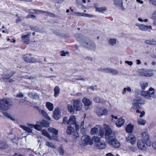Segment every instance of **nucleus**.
<instances>
[{"mask_svg":"<svg viewBox=\"0 0 156 156\" xmlns=\"http://www.w3.org/2000/svg\"><path fill=\"white\" fill-rule=\"evenodd\" d=\"M105 137L106 140L113 147L116 148L119 147L120 144L115 138L114 134L112 133V130L110 127L108 125H105Z\"/></svg>","mask_w":156,"mask_h":156,"instance_id":"1","label":"nucleus"},{"mask_svg":"<svg viewBox=\"0 0 156 156\" xmlns=\"http://www.w3.org/2000/svg\"><path fill=\"white\" fill-rule=\"evenodd\" d=\"M73 106L71 105H68V109L71 114L74 113L75 110L80 111L81 108L82 103L78 99L73 100Z\"/></svg>","mask_w":156,"mask_h":156,"instance_id":"2","label":"nucleus"},{"mask_svg":"<svg viewBox=\"0 0 156 156\" xmlns=\"http://www.w3.org/2000/svg\"><path fill=\"white\" fill-rule=\"evenodd\" d=\"M141 95L148 100H151L156 97V95L154 94V89L152 87L150 88L149 91H142Z\"/></svg>","mask_w":156,"mask_h":156,"instance_id":"3","label":"nucleus"},{"mask_svg":"<svg viewBox=\"0 0 156 156\" xmlns=\"http://www.w3.org/2000/svg\"><path fill=\"white\" fill-rule=\"evenodd\" d=\"M90 132L92 135H94L98 132V135L101 138L105 136L103 128L100 125H97L92 128Z\"/></svg>","mask_w":156,"mask_h":156,"instance_id":"4","label":"nucleus"},{"mask_svg":"<svg viewBox=\"0 0 156 156\" xmlns=\"http://www.w3.org/2000/svg\"><path fill=\"white\" fill-rule=\"evenodd\" d=\"M11 105L12 103L8 99L5 98L1 99L0 100V110H6L9 108Z\"/></svg>","mask_w":156,"mask_h":156,"instance_id":"5","label":"nucleus"},{"mask_svg":"<svg viewBox=\"0 0 156 156\" xmlns=\"http://www.w3.org/2000/svg\"><path fill=\"white\" fill-rule=\"evenodd\" d=\"M144 104V101L141 99H136L134 100L132 103V106L130 108L131 112L133 111L136 109L140 108Z\"/></svg>","mask_w":156,"mask_h":156,"instance_id":"6","label":"nucleus"},{"mask_svg":"<svg viewBox=\"0 0 156 156\" xmlns=\"http://www.w3.org/2000/svg\"><path fill=\"white\" fill-rule=\"evenodd\" d=\"M82 45L84 47L89 49L95 51L96 49L95 44L91 41H83L81 42Z\"/></svg>","mask_w":156,"mask_h":156,"instance_id":"7","label":"nucleus"},{"mask_svg":"<svg viewBox=\"0 0 156 156\" xmlns=\"http://www.w3.org/2000/svg\"><path fill=\"white\" fill-rule=\"evenodd\" d=\"M81 143L84 146L88 144L92 145L93 142L90 138L88 135L83 136L81 139Z\"/></svg>","mask_w":156,"mask_h":156,"instance_id":"8","label":"nucleus"},{"mask_svg":"<svg viewBox=\"0 0 156 156\" xmlns=\"http://www.w3.org/2000/svg\"><path fill=\"white\" fill-rule=\"evenodd\" d=\"M95 113L98 116L103 115H106L108 114V110L105 108L98 107L95 110Z\"/></svg>","mask_w":156,"mask_h":156,"instance_id":"9","label":"nucleus"},{"mask_svg":"<svg viewBox=\"0 0 156 156\" xmlns=\"http://www.w3.org/2000/svg\"><path fill=\"white\" fill-rule=\"evenodd\" d=\"M31 55V54H30L29 56H28V55H24L23 58L24 61L27 63H34L37 62L36 58L30 57Z\"/></svg>","mask_w":156,"mask_h":156,"instance_id":"10","label":"nucleus"},{"mask_svg":"<svg viewBox=\"0 0 156 156\" xmlns=\"http://www.w3.org/2000/svg\"><path fill=\"white\" fill-rule=\"evenodd\" d=\"M30 33H25L21 34V38L23 42L25 44H28L30 42Z\"/></svg>","mask_w":156,"mask_h":156,"instance_id":"11","label":"nucleus"},{"mask_svg":"<svg viewBox=\"0 0 156 156\" xmlns=\"http://www.w3.org/2000/svg\"><path fill=\"white\" fill-rule=\"evenodd\" d=\"M114 5L119 8V9L123 11L125 10V8L123 5V2L122 0H114Z\"/></svg>","mask_w":156,"mask_h":156,"instance_id":"12","label":"nucleus"},{"mask_svg":"<svg viewBox=\"0 0 156 156\" xmlns=\"http://www.w3.org/2000/svg\"><path fill=\"white\" fill-rule=\"evenodd\" d=\"M141 135L144 140L145 142L148 146H150L151 145L149 140V137L148 133L146 132H142Z\"/></svg>","mask_w":156,"mask_h":156,"instance_id":"13","label":"nucleus"},{"mask_svg":"<svg viewBox=\"0 0 156 156\" xmlns=\"http://www.w3.org/2000/svg\"><path fill=\"white\" fill-rule=\"evenodd\" d=\"M137 145L138 148L141 150H145L146 149L145 143L141 139L137 140Z\"/></svg>","mask_w":156,"mask_h":156,"instance_id":"14","label":"nucleus"},{"mask_svg":"<svg viewBox=\"0 0 156 156\" xmlns=\"http://www.w3.org/2000/svg\"><path fill=\"white\" fill-rule=\"evenodd\" d=\"M127 141L131 143L132 144H134L136 141V138L134 135L132 134H130V135L126 138Z\"/></svg>","mask_w":156,"mask_h":156,"instance_id":"15","label":"nucleus"},{"mask_svg":"<svg viewBox=\"0 0 156 156\" xmlns=\"http://www.w3.org/2000/svg\"><path fill=\"white\" fill-rule=\"evenodd\" d=\"M136 25L140 29L143 31H146L148 29H151L152 27L150 26H146L143 24L136 23Z\"/></svg>","mask_w":156,"mask_h":156,"instance_id":"16","label":"nucleus"},{"mask_svg":"<svg viewBox=\"0 0 156 156\" xmlns=\"http://www.w3.org/2000/svg\"><path fill=\"white\" fill-rule=\"evenodd\" d=\"M139 72L141 76L148 77L152 76L153 74L152 73L150 72L146 71L143 69L141 70Z\"/></svg>","mask_w":156,"mask_h":156,"instance_id":"17","label":"nucleus"},{"mask_svg":"<svg viewBox=\"0 0 156 156\" xmlns=\"http://www.w3.org/2000/svg\"><path fill=\"white\" fill-rule=\"evenodd\" d=\"M95 146L97 148L99 149H102L105 148L106 147V143L103 141L96 143Z\"/></svg>","mask_w":156,"mask_h":156,"instance_id":"18","label":"nucleus"},{"mask_svg":"<svg viewBox=\"0 0 156 156\" xmlns=\"http://www.w3.org/2000/svg\"><path fill=\"white\" fill-rule=\"evenodd\" d=\"M60 110L58 109H55L53 112V117L56 120H58L60 119Z\"/></svg>","mask_w":156,"mask_h":156,"instance_id":"19","label":"nucleus"},{"mask_svg":"<svg viewBox=\"0 0 156 156\" xmlns=\"http://www.w3.org/2000/svg\"><path fill=\"white\" fill-rule=\"evenodd\" d=\"M124 120L122 118L119 119L116 122L115 125L118 127L123 126L124 124Z\"/></svg>","mask_w":156,"mask_h":156,"instance_id":"20","label":"nucleus"},{"mask_svg":"<svg viewBox=\"0 0 156 156\" xmlns=\"http://www.w3.org/2000/svg\"><path fill=\"white\" fill-rule=\"evenodd\" d=\"M76 122V119L75 116L73 115H71L69 120L67 121V124L69 125L71 124L74 125Z\"/></svg>","mask_w":156,"mask_h":156,"instance_id":"21","label":"nucleus"},{"mask_svg":"<svg viewBox=\"0 0 156 156\" xmlns=\"http://www.w3.org/2000/svg\"><path fill=\"white\" fill-rule=\"evenodd\" d=\"M82 102L86 106H89L92 104L91 101L86 98H84L83 99Z\"/></svg>","mask_w":156,"mask_h":156,"instance_id":"22","label":"nucleus"},{"mask_svg":"<svg viewBox=\"0 0 156 156\" xmlns=\"http://www.w3.org/2000/svg\"><path fill=\"white\" fill-rule=\"evenodd\" d=\"M38 12H39L40 13L43 14L44 15L46 16H50L52 17H55V15L54 14L48 12H45L43 11H41V10H37L36 11V12L37 13Z\"/></svg>","mask_w":156,"mask_h":156,"instance_id":"23","label":"nucleus"},{"mask_svg":"<svg viewBox=\"0 0 156 156\" xmlns=\"http://www.w3.org/2000/svg\"><path fill=\"white\" fill-rule=\"evenodd\" d=\"M54 96L56 98L58 97L59 94L60 89L58 86H56L54 89Z\"/></svg>","mask_w":156,"mask_h":156,"instance_id":"24","label":"nucleus"},{"mask_svg":"<svg viewBox=\"0 0 156 156\" xmlns=\"http://www.w3.org/2000/svg\"><path fill=\"white\" fill-rule=\"evenodd\" d=\"M9 147V145L7 143L3 141H0V148L1 149H5Z\"/></svg>","mask_w":156,"mask_h":156,"instance_id":"25","label":"nucleus"},{"mask_svg":"<svg viewBox=\"0 0 156 156\" xmlns=\"http://www.w3.org/2000/svg\"><path fill=\"white\" fill-rule=\"evenodd\" d=\"M134 126L131 124L128 125L126 127V130L127 132L128 133H132Z\"/></svg>","mask_w":156,"mask_h":156,"instance_id":"26","label":"nucleus"},{"mask_svg":"<svg viewBox=\"0 0 156 156\" xmlns=\"http://www.w3.org/2000/svg\"><path fill=\"white\" fill-rule=\"evenodd\" d=\"M20 127L23 130L26 131L28 133H32V130L28 127L22 125H20Z\"/></svg>","mask_w":156,"mask_h":156,"instance_id":"27","label":"nucleus"},{"mask_svg":"<svg viewBox=\"0 0 156 156\" xmlns=\"http://www.w3.org/2000/svg\"><path fill=\"white\" fill-rule=\"evenodd\" d=\"M46 106L49 111H52L53 109V104L49 102L46 103Z\"/></svg>","mask_w":156,"mask_h":156,"instance_id":"28","label":"nucleus"},{"mask_svg":"<svg viewBox=\"0 0 156 156\" xmlns=\"http://www.w3.org/2000/svg\"><path fill=\"white\" fill-rule=\"evenodd\" d=\"M28 96L33 99H37L39 98L38 95L36 93L30 92L28 94Z\"/></svg>","mask_w":156,"mask_h":156,"instance_id":"29","label":"nucleus"},{"mask_svg":"<svg viewBox=\"0 0 156 156\" xmlns=\"http://www.w3.org/2000/svg\"><path fill=\"white\" fill-rule=\"evenodd\" d=\"M48 131L50 133H52L53 134L57 135L58 134V131L56 129H55L52 128L50 127L48 129Z\"/></svg>","mask_w":156,"mask_h":156,"instance_id":"30","label":"nucleus"},{"mask_svg":"<svg viewBox=\"0 0 156 156\" xmlns=\"http://www.w3.org/2000/svg\"><path fill=\"white\" fill-rule=\"evenodd\" d=\"M39 124L41 127H48L49 126L48 123L45 120H42L41 122H38Z\"/></svg>","mask_w":156,"mask_h":156,"instance_id":"31","label":"nucleus"},{"mask_svg":"<svg viewBox=\"0 0 156 156\" xmlns=\"http://www.w3.org/2000/svg\"><path fill=\"white\" fill-rule=\"evenodd\" d=\"M74 129L73 127L71 126H68L67 127L66 132L68 134H71L74 131Z\"/></svg>","mask_w":156,"mask_h":156,"instance_id":"32","label":"nucleus"},{"mask_svg":"<svg viewBox=\"0 0 156 156\" xmlns=\"http://www.w3.org/2000/svg\"><path fill=\"white\" fill-rule=\"evenodd\" d=\"M108 73H110L113 75H117L118 73V72L116 70L109 68Z\"/></svg>","mask_w":156,"mask_h":156,"instance_id":"33","label":"nucleus"},{"mask_svg":"<svg viewBox=\"0 0 156 156\" xmlns=\"http://www.w3.org/2000/svg\"><path fill=\"white\" fill-rule=\"evenodd\" d=\"M145 42L149 44L156 45V41H154L153 39L147 40L145 41Z\"/></svg>","mask_w":156,"mask_h":156,"instance_id":"34","label":"nucleus"},{"mask_svg":"<svg viewBox=\"0 0 156 156\" xmlns=\"http://www.w3.org/2000/svg\"><path fill=\"white\" fill-rule=\"evenodd\" d=\"M117 40L116 39H110L108 41V43L111 46H113L116 43Z\"/></svg>","mask_w":156,"mask_h":156,"instance_id":"35","label":"nucleus"},{"mask_svg":"<svg viewBox=\"0 0 156 156\" xmlns=\"http://www.w3.org/2000/svg\"><path fill=\"white\" fill-rule=\"evenodd\" d=\"M94 101L97 103H104V101L100 98L98 97H96L94 99Z\"/></svg>","mask_w":156,"mask_h":156,"instance_id":"36","label":"nucleus"},{"mask_svg":"<svg viewBox=\"0 0 156 156\" xmlns=\"http://www.w3.org/2000/svg\"><path fill=\"white\" fill-rule=\"evenodd\" d=\"M146 122L145 120L142 119H139L137 120V123L139 125L144 126Z\"/></svg>","mask_w":156,"mask_h":156,"instance_id":"37","label":"nucleus"},{"mask_svg":"<svg viewBox=\"0 0 156 156\" xmlns=\"http://www.w3.org/2000/svg\"><path fill=\"white\" fill-rule=\"evenodd\" d=\"M42 133L43 135L51 139V136L45 129H43L42 130Z\"/></svg>","mask_w":156,"mask_h":156,"instance_id":"38","label":"nucleus"},{"mask_svg":"<svg viewBox=\"0 0 156 156\" xmlns=\"http://www.w3.org/2000/svg\"><path fill=\"white\" fill-rule=\"evenodd\" d=\"M34 128L37 130L41 131L42 130V127L39 123V122H37V124L35 125Z\"/></svg>","mask_w":156,"mask_h":156,"instance_id":"39","label":"nucleus"},{"mask_svg":"<svg viewBox=\"0 0 156 156\" xmlns=\"http://www.w3.org/2000/svg\"><path fill=\"white\" fill-rule=\"evenodd\" d=\"M96 11L100 12H103V11H105L106 10V8L105 7H101L98 8L95 7Z\"/></svg>","mask_w":156,"mask_h":156,"instance_id":"40","label":"nucleus"},{"mask_svg":"<svg viewBox=\"0 0 156 156\" xmlns=\"http://www.w3.org/2000/svg\"><path fill=\"white\" fill-rule=\"evenodd\" d=\"M46 145L48 147L50 148H55L56 147L51 142L47 141L46 143Z\"/></svg>","mask_w":156,"mask_h":156,"instance_id":"41","label":"nucleus"},{"mask_svg":"<svg viewBox=\"0 0 156 156\" xmlns=\"http://www.w3.org/2000/svg\"><path fill=\"white\" fill-rule=\"evenodd\" d=\"M41 113L43 115L47 118L48 120H50V118L49 117L47 113L45 111L43 110H42L41 111Z\"/></svg>","mask_w":156,"mask_h":156,"instance_id":"42","label":"nucleus"},{"mask_svg":"<svg viewBox=\"0 0 156 156\" xmlns=\"http://www.w3.org/2000/svg\"><path fill=\"white\" fill-rule=\"evenodd\" d=\"M140 85L142 87V89L144 90L146 87H147L148 85V83L146 82H142L140 83Z\"/></svg>","mask_w":156,"mask_h":156,"instance_id":"43","label":"nucleus"},{"mask_svg":"<svg viewBox=\"0 0 156 156\" xmlns=\"http://www.w3.org/2000/svg\"><path fill=\"white\" fill-rule=\"evenodd\" d=\"M127 91L129 92H130L131 91V89L130 87H127V88H124L123 89V91H122V94H125L126 93V91Z\"/></svg>","mask_w":156,"mask_h":156,"instance_id":"44","label":"nucleus"},{"mask_svg":"<svg viewBox=\"0 0 156 156\" xmlns=\"http://www.w3.org/2000/svg\"><path fill=\"white\" fill-rule=\"evenodd\" d=\"M109 68H100L98 69V70L99 71H101V72H104L106 73H108L109 69Z\"/></svg>","mask_w":156,"mask_h":156,"instance_id":"45","label":"nucleus"},{"mask_svg":"<svg viewBox=\"0 0 156 156\" xmlns=\"http://www.w3.org/2000/svg\"><path fill=\"white\" fill-rule=\"evenodd\" d=\"M75 37L76 38V40L78 41H80L82 37L81 34H75Z\"/></svg>","mask_w":156,"mask_h":156,"instance_id":"46","label":"nucleus"},{"mask_svg":"<svg viewBox=\"0 0 156 156\" xmlns=\"http://www.w3.org/2000/svg\"><path fill=\"white\" fill-rule=\"evenodd\" d=\"M59 152L60 155H63L64 154V151L62 147L60 148L59 149Z\"/></svg>","mask_w":156,"mask_h":156,"instance_id":"47","label":"nucleus"},{"mask_svg":"<svg viewBox=\"0 0 156 156\" xmlns=\"http://www.w3.org/2000/svg\"><path fill=\"white\" fill-rule=\"evenodd\" d=\"M84 14L85 13L82 12H76L75 13V15L76 16H84Z\"/></svg>","mask_w":156,"mask_h":156,"instance_id":"48","label":"nucleus"},{"mask_svg":"<svg viewBox=\"0 0 156 156\" xmlns=\"http://www.w3.org/2000/svg\"><path fill=\"white\" fill-rule=\"evenodd\" d=\"M18 138H17L16 136L14 138L12 139V142L17 144L18 143Z\"/></svg>","mask_w":156,"mask_h":156,"instance_id":"49","label":"nucleus"},{"mask_svg":"<svg viewBox=\"0 0 156 156\" xmlns=\"http://www.w3.org/2000/svg\"><path fill=\"white\" fill-rule=\"evenodd\" d=\"M94 141L96 143H98V142H101L100 138L98 137H96L94 138Z\"/></svg>","mask_w":156,"mask_h":156,"instance_id":"50","label":"nucleus"},{"mask_svg":"<svg viewBox=\"0 0 156 156\" xmlns=\"http://www.w3.org/2000/svg\"><path fill=\"white\" fill-rule=\"evenodd\" d=\"M150 3L156 6V0H149Z\"/></svg>","mask_w":156,"mask_h":156,"instance_id":"51","label":"nucleus"},{"mask_svg":"<svg viewBox=\"0 0 156 156\" xmlns=\"http://www.w3.org/2000/svg\"><path fill=\"white\" fill-rule=\"evenodd\" d=\"M11 76H7L6 77H5V76H4L3 78V79L4 80H5V79L9 80L8 81H7L8 82H11L12 81V80L11 79H9V77H10Z\"/></svg>","mask_w":156,"mask_h":156,"instance_id":"52","label":"nucleus"},{"mask_svg":"<svg viewBox=\"0 0 156 156\" xmlns=\"http://www.w3.org/2000/svg\"><path fill=\"white\" fill-rule=\"evenodd\" d=\"M61 55L62 56H64L66 55V54H68L69 53L67 52H65L64 51H62L60 52Z\"/></svg>","mask_w":156,"mask_h":156,"instance_id":"53","label":"nucleus"},{"mask_svg":"<svg viewBox=\"0 0 156 156\" xmlns=\"http://www.w3.org/2000/svg\"><path fill=\"white\" fill-rule=\"evenodd\" d=\"M26 18H31L32 19H35V16L34 15H27V16Z\"/></svg>","mask_w":156,"mask_h":156,"instance_id":"54","label":"nucleus"},{"mask_svg":"<svg viewBox=\"0 0 156 156\" xmlns=\"http://www.w3.org/2000/svg\"><path fill=\"white\" fill-rule=\"evenodd\" d=\"M68 118L67 117L65 116V117L63 119V121L62 122V123L66 124L67 123V120H68Z\"/></svg>","mask_w":156,"mask_h":156,"instance_id":"55","label":"nucleus"},{"mask_svg":"<svg viewBox=\"0 0 156 156\" xmlns=\"http://www.w3.org/2000/svg\"><path fill=\"white\" fill-rule=\"evenodd\" d=\"M85 59L87 61H92L93 60L92 58L90 56H87L85 58Z\"/></svg>","mask_w":156,"mask_h":156,"instance_id":"56","label":"nucleus"},{"mask_svg":"<svg viewBox=\"0 0 156 156\" xmlns=\"http://www.w3.org/2000/svg\"><path fill=\"white\" fill-rule=\"evenodd\" d=\"M22 20V18L20 17H18L16 20V23H18L19 22H21Z\"/></svg>","mask_w":156,"mask_h":156,"instance_id":"57","label":"nucleus"},{"mask_svg":"<svg viewBox=\"0 0 156 156\" xmlns=\"http://www.w3.org/2000/svg\"><path fill=\"white\" fill-rule=\"evenodd\" d=\"M84 15V16L85 17H87L90 18H92L94 17L93 15H90L88 14L85 13Z\"/></svg>","mask_w":156,"mask_h":156,"instance_id":"58","label":"nucleus"},{"mask_svg":"<svg viewBox=\"0 0 156 156\" xmlns=\"http://www.w3.org/2000/svg\"><path fill=\"white\" fill-rule=\"evenodd\" d=\"M16 96L20 98L23 97L24 95L22 93L20 92L18 94H17Z\"/></svg>","mask_w":156,"mask_h":156,"instance_id":"59","label":"nucleus"},{"mask_svg":"<svg viewBox=\"0 0 156 156\" xmlns=\"http://www.w3.org/2000/svg\"><path fill=\"white\" fill-rule=\"evenodd\" d=\"M125 62L130 66H132L133 64V62L131 61H125Z\"/></svg>","mask_w":156,"mask_h":156,"instance_id":"60","label":"nucleus"},{"mask_svg":"<svg viewBox=\"0 0 156 156\" xmlns=\"http://www.w3.org/2000/svg\"><path fill=\"white\" fill-rule=\"evenodd\" d=\"M80 128V129H81V130H80V131H81V133L83 134H85V129L84 128Z\"/></svg>","mask_w":156,"mask_h":156,"instance_id":"61","label":"nucleus"},{"mask_svg":"<svg viewBox=\"0 0 156 156\" xmlns=\"http://www.w3.org/2000/svg\"><path fill=\"white\" fill-rule=\"evenodd\" d=\"M153 147L155 150H156V142H154L152 144Z\"/></svg>","mask_w":156,"mask_h":156,"instance_id":"62","label":"nucleus"},{"mask_svg":"<svg viewBox=\"0 0 156 156\" xmlns=\"http://www.w3.org/2000/svg\"><path fill=\"white\" fill-rule=\"evenodd\" d=\"M140 114L139 116V117L140 118H141L145 115V113L144 111H142Z\"/></svg>","mask_w":156,"mask_h":156,"instance_id":"63","label":"nucleus"},{"mask_svg":"<svg viewBox=\"0 0 156 156\" xmlns=\"http://www.w3.org/2000/svg\"><path fill=\"white\" fill-rule=\"evenodd\" d=\"M74 124L75 125V129H76L78 130V129H79V126L76 123V122Z\"/></svg>","mask_w":156,"mask_h":156,"instance_id":"64","label":"nucleus"}]
</instances>
